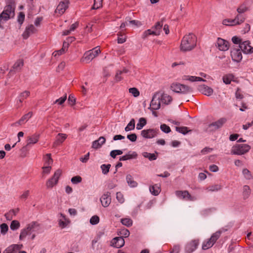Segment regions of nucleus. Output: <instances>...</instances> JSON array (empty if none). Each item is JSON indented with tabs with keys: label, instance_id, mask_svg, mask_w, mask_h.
Listing matches in <instances>:
<instances>
[{
	"label": "nucleus",
	"instance_id": "nucleus-1",
	"mask_svg": "<svg viewBox=\"0 0 253 253\" xmlns=\"http://www.w3.org/2000/svg\"><path fill=\"white\" fill-rule=\"evenodd\" d=\"M197 38L193 33H189L183 37L180 45V50L186 52L192 50L196 46Z\"/></svg>",
	"mask_w": 253,
	"mask_h": 253
},
{
	"label": "nucleus",
	"instance_id": "nucleus-2",
	"mask_svg": "<svg viewBox=\"0 0 253 253\" xmlns=\"http://www.w3.org/2000/svg\"><path fill=\"white\" fill-rule=\"evenodd\" d=\"M170 89L174 92L181 94H188L192 92L190 86L177 83H173L170 85Z\"/></svg>",
	"mask_w": 253,
	"mask_h": 253
},
{
	"label": "nucleus",
	"instance_id": "nucleus-3",
	"mask_svg": "<svg viewBox=\"0 0 253 253\" xmlns=\"http://www.w3.org/2000/svg\"><path fill=\"white\" fill-rule=\"evenodd\" d=\"M251 146L246 144H236L231 149V154L232 155H242L248 152Z\"/></svg>",
	"mask_w": 253,
	"mask_h": 253
},
{
	"label": "nucleus",
	"instance_id": "nucleus-4",
	"mask_svg": "<svg viewBox=\"0 0 253 253\" xmlns=\"http://www.w3.org/2000/svg\"><path fill=\"white\" fill-rule=\"evenodd\" d=\"M101 52L98 46H96L93 49L86 51L83 58L81 59V62H86L88 63L93 59L96 57Z\"/></svg>",
	"mask_w": 253,
	"mask_h": 253
},
{
	"label": "nucleus",
	"instance_id": "nucleus-5",
	"mask_svg": "<svg viewBox=\"0 0 253 253\" xmlns=\"http://www.w3.org/2000/svg\"><path fill=\"white\" fill-rule=\"evenodd\" d=\"M15 7L12 5L8 4L6 5L3 11L0 14V21L3 20L7 21L11 18H13L15 15Z\"/></svg>",
	"mask_w": 253,
	"mask_h": 253
},
{
	"label": "nucleus",
	"instance_id": "nucleus-6",
	"mask_svg": "<svg viewBox=\"0 0 253 253\" xmlns=\"http://www.w3.org/2000/svg\"><path fill=\"white\" fill-rule=\"evenodd\" d=\"M62 173V170L60 169H57L52 177L46 182V186L47 188H52L53 186L56 185L58 182L59 178Z\"/></svg>",
	"mask_w": 253,
	"mask_h": 253
},
{
	"label": "nucleus",
	"instance_id": "nucleus-7",
	"mask_svg": "<svg viewBox=\"0 0 253 253\" xmlns=\"http://www.w3.org/2000/svg\"><path fill=\"white\" fill-rule=\"evenodd\" d=\"M226 119L221 118L217 121L213 122L208 126L207 130L208 131H215L222 127L223 125L226 122Z\"/></svg>",
	"mask_w": 253,
	"mask_h": 253
},
{
	"label": "nucleus",
	"instance_id": "nucleus-8",
	"mask_svg": "<svg viewBox=\"0 0 253 253\" xmlns=\"http://www.w3.org/2000/svg\"><path fill=\"white\" fill-rule=\"evenodd\" d=\"M160 97V92H157L154 93L150 102L149 109L151 110H156L160 108L161 101Z\"/></svg>",
	"mask_w": 253,
	"mask_h": 253
},
{
	"label": "nucleus",
	"instance_id": "nucleus-9",
	"mask_svg": "<svg viewBox=\"0 0 253 253\" xmlns=\"http://www.w3.org/2000/svg\"><path fill=\"white\" fill-rule=\"evenodd\" d=\"M175 194L179 198L187 201H194L197 199L196 197L191 196L186 190L176 191Z\"/></svg>",
	"mask_w": 253,
	"mask_h": 253
},
{
	"label": "nucleus",
	"instance_id": "nucleus-10",
	"mask_svg": "<svg viewBox=\"0 0 253 253\" xmlns=\"http://www.w3.org/2000/svg\"><path fill=\"white\" fill-rule=\"evenodd\" d=\"M244 22V19L242 18L239 21V16H236L234 19H224L223 20L222 24L226 26H235L240 25Z\"/></svg>",
	"mask_w": 253,
	"mask_h": 253
},
{
	"label": "nucleus",
	"instance_id": "nucleus-11",
	"mask_svg": "<svg viewBox=\"0 0 253 253\" xmlns=\"http://www.w3.org/2000/svg\"><path fill=\"white\" fill-rule=\"evenodd\" d=\"M40 135L38 134H34L31 136H29L27 138V144L23 147L21 149V151H25L27 150V147L30 144H34L38 142L39 139Z\"/></svg>",
	"mask_w": 253,
	"mask_h": 253
},
{
	"label": "nucleus",
	"instance_id": "nucleus-12",
	"mask_svg": "<svg viewBox=\"0 0 253 253\" xmlns=\"http://www.w3.org/2000/svg\"><path fill=\"white\" fill-rule=\"evenodd\" d=\"M216 46L221 51H226L229 49V42L221 38H218L216 41Z\"/></svg>",
	"mask_w": 253,
	"mask_h": 253
},
{
	"label": "nucleus",
	"instance_id": "nucleus-13",
	"mask_svg": "<svg viewBox=\"0 0 253 253\" xmlns=\"http://www.w3.org/2000/svg\"><path fill=\"white\" fill-rule=\"evenodd\" d=\"M239 48L245 53H252L253 52V47L250 45L249 41H247L242 42L239 45Z\"/></svg>",
	"mask_w": 253,
	"mask_h": 253
},
{
	"label": "nucleus",
	"instance_id": "nucleus-14",
	"mask_svg": "<svg viewBox=\"0 0 253 253\" xmlns=\"http://www.w3.org/2000/svg\"><path fill=\"white\" fill-rule=\"evenodd\" d=\"M240 48H233L231 51V56L234 61L239 62L242 59V54Z\"/></svg>",
	"mask_w": 253,
	"mask_h": 253
},
{
	"label": "nucleus",
	"instance_id": "nucleus-15",
	"mask_svg": "<svg viewBox=\"0 0 253 253\" xmlns=\"http://www.w3.org/2000/svg\"><path fill=\"white\" fill-rule=\"evenodd\" d=\"M199 245L198 240H193L187 243L185 246V252L187 253H192L197 248Z\"/></svg>",
	"mask_w": 253,
	"mask_h": 253
},
{
	"label": "nucleus",
	"instance_id": "nucleus-16",
	"mask_svg": "<svg viewBox=\"0 0 253 253\" xmlns=\"http://www.w3.org/2000/svg\"><path fill=\"white\" fill-rule=\"evenodd\" d=\"M158 131L155 129H144L141 131V135L145 138H152L157 135Z\"/></svg>",
	"mask_w": 253,
	"mask_h": 253
},
{
	"label": "nucleus",
	"instance_id": "nucleus-17",
	"mask_svg": "<svg viewBox=\"0 0 253 253\" xmlns=\"http://www.w3.org/2000/svg\"><path fill=\"white\" fill-rule=\"evenodd\" d=\"M111 193L109 192L105 193L101 197L100 201L102 206L107 207L109 206L111 202Z\"/></svg>",
	"mask_w": 253,
	"mask_h": 253
},
{
	"label": "nucleus",
	"instance_id": "nucleus-18",
	"mask_svg": "<svg viewBox=\"0 0 253 253\" xmlns=\"http://www.w3.org/2000/svg\"><path fill=\"white\" fill-rule=\"evenodd\" d=\"M33 115L32 112H29L27 114L24 115L18 121L12 124V126H17L25 124L28 120L32 117Z\"/></svg>",
	"mask_w": 253,
	"mask_h": 253
},
{
	"label": "nucleus",
	"instance_id": "nucleus-19",
	"mask_svg": "<svg viewBox=\"0 0 253 253\" xmlns=\"http://www.w3.org/2000/svg\"><path fill=\"white\" fill-rule=\"evenodd\" d=\"M68 0H66L60 2L55 10V12L58 13L60 15L63 14L68 8Z\"/></svg>",
	"mask_w": 253,
	"mask_h": 253
},
{
	"label": "nucleus",
	"instance_id": "nucleus-20",
	"mask_svg": "<svg viewBox=\"0 0 253 253\" xmlns=\"http://www.w3.org/2000/svg\"><path fill=\"white\" fill-rule=\"evenodd\" d=\"M198 90L202 94L208 96L211 95L213 92V89L211 87L204 84L199 85L198 87Z\"/></svg>",
	"mask_w": 253,
	"mask_h": 253
},
{
	"label": "nucleus",
	"instance_id": "nucleus-21",
	"mask_svg": "<svg viewBox=\"0 0 253 253\" xmlns=\"http://www.w3.org/2000/svg\"><path fill=\"white\" fill-rule=\"evenodd\" d=\"M37 32V29L33 25H30L26 28V29L22 34V36L24 39H27L32 34Z\"/></svg>",
	"mask_w": 253,
	"mask_h": 253
},
{
	"label": "nucleus",
	"instance_id": "nucleus-22",
	"mask_svg": "<svg viewBox=\"0 0 253 253\" xmlns=\"http://www.w3.org/2000/svg\"><path fill=\"white\" fill-rule=\"evenodd\" d=\"M111 243L114 247L120 248L124 246L125 244V240L122 237H118L114 238Z\"/></svg>",
	"mask_w": 253,
	"mask_h": 253
},
{
	"label": "nucleus",
	"instance_id": "nucleus-23",
	"mask_svg": "<svg viewBox=\"0 0 253 253\" xmlns=\"http://www.w3.org/2000/svg\"><path fill=\"white\" fill-rule=\"evenodd\" d=\"M160 96L162 102L166 105L169 104L172 100V97L167 93L160 92Z\"/></svg>",
	"mask_w": 253,
	"mask_h": 253
},
{
	"label": "nucleus",
	"instance_id": "nucleus-24",
	"mask_svg": "<svg viewBox=\"0 0 253 253\" xmlns=\"http://www.w3.org/2000/svg\"><path fill=\"white\" fill-rule=\"evenodd\" d=\"M67 135L64 133H58L56 137V140L53 143V146H56L63 143L67 138Z\"/></svg>",
	"mask_w": 253,
	"mask_h": 253
},
{
	"label": "nucleus",
	"instance_id": "nucleus-25",
	"mask_svg": "<svg viewBox=\"0 0 253 253\" xmlns=\"http://www.w3.org/2000/svg\"><path fill=\"white\" fill-rule=\"evenodd\" d=\"M40 224L36 221H33L28 224L27 226V229L29 230L30 233L37 231L39 229Z\"/></svg>",
	"mask_w": 253,
	"mask_h": 253
},
{
	"label": "nucleus",
	"instance_id": "nucleus-26",
	"mask_svg": "<svg viewBox=\"0 0 253 253\" xmlns=\"http://www.w3.org/2000/svg\"><path fill=\"white\" fill-rule=\"evenodd\" d=\"M106 141V139L105 137L103 136L100 137L98 140H95L93 142L92 147L94 149H97L100 147L105 143Z\"/></svg>",
	"mask_w": 253,
	"mask_h": 253
},
{
	"label": "nucleus",
	"instance_id": "nucleus-27",
	"mask_svg": "<svg viewBox=\"0 0 253 253\" xmlns=\"http://www.w3.org/2000/svg\"><path fill=\"white\" fill-rule=\"evenodd\" d=\"M24 64L23 60L22 59H19L16 61L12 67V69L10 70V73H12L13 71L16 72L19 71L23 67Z\"/></svg>",
	"mask_w": 253,
	"mask_h": 253
},
{
	"label": "nucleus",
	"instance_id": "nucleus-28",
	"mask_svg": "<svg viewBox=\"0 0 253 253\" xmlns=\"http://www.w3.org/2000/svg\"><path fill=\"white\" fill-rule=\"evenodd\" d=\"M126 181L129 186L131 188L136 187L138 185L137 182L134 180L133 177L130 174L126 175Z\"/></svg>",
	"mask_w": 253,
	"mask_h": 253
},
{
	"label": "nucleus",
	"instance_id": "nucleus-29",
	"mask_svg": "<svg viewBox=\"0 0 253 253\" xmlns=\"http://www.w3.org/2000/svg\"><path fill=\"white\" fill-rule=\"evenodd\" d=\"M130 153V152H128V154L121 157L119 159L120 161H126V160H128L136 158V157L137 156V154L135 152H133L131 153Z\"/></svg>",
	"mask_w": 253,
	"mask_h": 253
},
{
	"label": "nucleus",
	"instance_id": "nucleus-30",
	"mask_svg": "<svg viewBox=\"0 0 253 253\" xmlns=\"http://www.w3.org/2000/svg\"><path fill=\"white\" fill-rule=\"evenodd\" d=\"M249 7L248 6L247 4L246 3H243L238 7L237 11L239 14H241L249 11Z\"/></svg>",
	"mask_w": 253,
	"mask_h": 253
},
{
	"label": "nucleus",
	"instance_id": "nucleus-31",
	"mask_svg": "<svg viewBox=\"0 0 253 253\" xmlns=\"http://www.w3.org/2000/svg\"><path fill=\"white\" fill-rule=\"evenodd\" d=\"M251 193V190L248 185H244L243 189V195L244 199H246L249 198Z\"/></svg>",
	"mask_w": 253,
	"mask_h": 253
},
{
	"label": "nucleus",
	"instance_id": "nucleus-32",
	"mask_svg": "<svg viewBox=\"0 0 253 253\" xmlns=\"http://www.w3.org/2000/svg\"><path fill=\"white\" fill-rule=\"evenodd\" d=\"M149 190L153 195L155 196L158 195L160 192V187L157 184L151 186L149 188Z\"/></svg>",
	"mask_w": 253,
	"mask_h": 253
},
{
	"label": "nucleus",
	"instance_id": "nucleus-33",
	"mask_svg": "<svg viewBox=\"0 0 253 253\" xmlns=\"http://www.w3.org/2000/svg\"><path fill=\"white\" fill-rule=\"evenodd\" d=\"M222 186L220 184H214L207 187V190L210 192H216L220 190Z\"/></svg>",
	"mask_w": 253,
	"mask_h": 253
},
{
	"label": "nucleus",
	"instance_id": "nucleus-34",
	"mask_svg": "<svg viewBox=\"0 0 253 253\" xmlns=\"http://www.w3.org/2000/svg\"><path fill=\"white\" fill-rule=\"evenodd\" d=\"M149 35H156L158 36V32H154V30H152L151 29H148L145 31H144L142 34V38L143 39H146Z\"/></svg>",
	"mask_w": 253,
	"mask_h": 253
},
{
	"label": "nucleus",
	"instance_id": "nucleus-35",
	"mask_svg": "<svg viewBox=\"0 0 253 253\" xmlns=\"http://www.w3.org/2000/svg\"><path fill=\"white\" fill-rule=\"evenodd\" d=\"M221 234V232L220 231H216L213 233L209 239L211 242L212 244H214L216 242L217 239L220 237Z\"/></svg>",
	"mask_w": 253,
	"mask_h": 253
},
{
	"label": "nucleus",
	"instance_id": "nucleus-36",
	"mask_svg": "<svg viewBox=\"0 0 253 253\" xmlns=\"http://www.w3.org/2000/svg\"><path fill=\"white\" fill-rule=\"evenodd\" d=\"M146 120L144 118H141L139 120V122L136 125V129L138 130L141 129L146 124Z\"/></svg>",
	"mask_w": 253,
	"mask_h": 253
},
{
	"label": "nucleus",
	"instance_id": "nucleus-37",
	"mask_svg": "<svg viewBox=\"0 0 253 253\" xmlns=\"http://www.w3.org/2000/svg\"><path fill=\"white\" fill-rule=\"evenodd\" d=\"M163 26V23L162 21H159L156 23L155 25L152 27V29H154V32H157L159 33V35H160L161 31L162 28Z\"/></svg>",
	"mask_w": 253,
	"mask_h": 253
},
{
	"label": "nucleus",
	"instance_id": "nucleus-38",
	"mask_svg": "<svg viewBox=\"0 0 253 253\" xmlns=\"http://www.w3.org/2000/svg\"><path fill=\"white\" fill-rule=\"evenodd\" d=\"M135 127V120L134 119H132L129 123L127 124L126 126L125 127V130L126 131H128L134 129Z\"/></svg>",
	"mask_w": 253,
	"mask_h": 253
},
{
	"label": "nucleus",
	"instance_id": "nucleus-39",
	"mask_svg": "<svg viewBox=\"0 0 253 253\" xmlns=\"http://www.w3.org/2000/svg\"><path fill=\"white\" fill-rule=\"evenodd\" d=\"M213 244H212L211 242L210 239H208L207 241H204L202 244V249L204 250H206L212 247Z\"/></svg>",
	"mask_w": 253,
	"mask_h": 253
},
{
	"label": "nucleus",
	"instance_id": "nucleus-40",
	"mask_svg": "<svg viewBox=\"0 0 253 253\" xmlns=\"http://www.w3.org/2000/svg\"><path fill=\"white\" fill-rule=\"evenodd\" d=\"M22 247V245H17V244H13L10 246H9L8 248V251H10L12 253H13L17 250H19L21 249V247Z\"/></svg>",
	"mask_w": 253,
	"mask_h": 253
},
{
	"label": "nucleus",
	"instance_id": "nucleus-41",
	"mask_svg": "<svg viewBox=\"0 0 253 253\" xmlns=\"http://www.w3.org/2000/svg\"><path fill=\"white\" fill-rule=\"evenodd\" d=\"M44 166H50L53 163V160L51 158V154H47L44 158Z\"/></svg>",
	"mask_w": 253,
	"mask_h": 253
},
{
	"label": "nucleus",
	"instance_id": "nucleus-42",
	"mask_svg": "<svg viewBox=\"0 0 253 253\" xmlns=\"http://www.w3.org/2000/svg\"><path fill=\"white\" fill-rule=\"evenodd\" d=\"M20 226V222L16 220H13L10 225V229L13 230H16L18 229Z\"/></svg>",
	"mask_w": 253,
	"mask_h": 253
},
{
	"label": "nucleus",
	"instance_id": "nucleus-43",
	"mask_svg": "<svg viewBox=\"0 0 253 253\" xmlns=\"http://www.w3.org/2000/svg\"><path fill=\"white\" fill-rule=\"evenodd\" d=\"M175 129L177 131L179 132V133H181L183 134H186L188 132L191 131V130H188V127L186 126H176L175 127Z\"/></svg>",
	"mask_w": 253,
	"mask_h": 253
},
{
	"label": "nucleus",
	"instance_id": "nucleus-44",
	"mask_svg": "<svg viewBox=\"0 0 253 253\" xmlns=\"http://www.w3.org/2000/svg\"><path fill=\"white\" fill-rule=\"evenodd\" d=\"M30 232L29 231L28 229H27V228H25L23 229L21 231V233L19 236V239L20 240H22L24 238H25L27 235L30 234Z\"/></svg>",
	"mask_w": 253,
	"mask_h": 253
},
{
	"label": "nucleus",
	"instance_id": "nucleus-45",
	"mask_svg": "<svg viewBox=\"0 0 253 253\" xmlns=\"http://www.w3.org/2000/svg\"><path fill=\"white\" fill-rule=\"evenodd\" d=\"M122 223L127 227L130 226L132 224V220L128 218H123L121 219Z\"/></svg>",
	"mask_w": 253,
	"mask_h": 253
},
{
	"label": "nucleus",
	"instance_id": "nucleus-46",
	"mask_svg": "<svg viewBox=\"0 0 253 253\" xmlns=\"http://www.w3.org/2000/svg\"><path fill=\"white\" fill-rule=\"evenodd\" d=\"M242 173L246 179L250 180L252 178V175L251 173V172L248 169H243Z\"/></svg>",
	"mask_w": 253,
	"mask_h": 253
},
{
	"label": "nucleus",
	"instance_id": "nucleus-47",
	"mask_svg": "<svg viewBox=\"0 0 253 253\" xmlns=\"http://www.w3.org/2000/svg\"><path fill=\"white\" fill-rule=\"evenodd\" d=\"M143 156L145 158H148L149 160H154L157 159L156 156L154 154H151L148 152H144Z\"/></svg>",
	"mask_w": 253,
	"mask_h": 253
},
{
	"label": "nucleus",
	"instance_id": "nucleus-48",
	"mask_svg": "<svg viewBox=\"0 0 253 253\" xmlns=\"http://www.w3.org/2000/svg\"><path fill=\"white\" fill-rule=\"evenodd\" d=\"M110 167H111L110 164H108V165L103 164V165H101V169L102 173L104 174H106L109 172Z\"/></svg>",
	"mask_w": 253,
	"mask_h": 253
},
{
	"label": "nucleus",
	"instance_id": "nucleus-49",
	"mask_svg": "<svg viewBox=\"0 0 253 253\" xmlns=\"http://www.w3.org/2000/svg\"><path fill=\"white\" fill-rule=\"evenodd\" d=\"M0 232L2 234H5L8 230V226L6 223H2L0 225Z\"/></svg>",
	"mask_w": 253,
	"mask_h": 253
},
{
	"label": "nucleus",
	"instance_id": "nucleus-50",
	"mask_svg": "<svg viewBox=\"0 0 253 253\" xmlns=\"http://www.w3.org/2000/svg\"><path fill=\"white\" fill-rule=\"evenodd\" d=\"M129 92L131 93L135 97H138L140 94L139 90L135 87L130 88L129 89Z\"/></svg>",
	"mask_w": 253,
	"mask_h": 253
},
{
	"label": "nucleus",
	"instance_id": "nucleus-51",
	"mask_svg": "<svg viewBox=\"0 0 253 253\" xmlns=\"http://www.w3.org/2000/svg\"><path fill=\"white\" fill-rule=\"evenodd\" d=\"M233 79V76L231 75H226L223 77V82L226 84H230Z\"/></svg>",
	"mask_w": 253,
	"mask_h": 253
},
{
	"label": "nucleus",
	"instance_id": "nucleus-52",
	"mask_svg": "<svg viewBox=\"0 0 253 253\" xmlns=\"http://www.w3.org/2000/svg\"><path fill=\"white\" fill-rule=\"evenodd\" d=\"M116 198L118 202L121 204H123L125 202L124 196L120 192H118L116 193Z\"/></svg>",
	"mask_w": 253,
	"mask_h": 253
},
{
	"label": "nucleus",
	"instance_id": "nucleus-53",
	"mask_svg": "<svg viewBox=\"0 0 253 253\" xmlns=\"http://www.w3.org/2000/svg\"><path fill=\"white\" fill-rule=\"evenodd\" d=\"M160 128L162 131L167 133L170 132L171 131L170 127L166 124L161 125Z\"/></svg>",
	"mask_w": 253,
	"mask_h": 253
},
{
	"label": "nucleus",
	"instance_id": "nucleus-54",
	"mask_svg": "<svg viewBox=\"0 0 253 253\" xmlns=\"http://www.w3.org/2000/svg\"><path fill=\"white\" fill-rule=\"evenodd\" d=\"M99 222V217L97 215L92 216L90 219V223L92 225L97 224Z\"/></svg>",
	"mask_w": 253,
	"mask_h": 253
},
{
	"label": "nucleus",
	"instance_id": "nucleus-55",
	"mask_svg": "<svg viewBox=\"0 0 253 253\" xmlns=\"http://www.w3.org/2000/svg\"><path fill=\"white\" fill-rule=\"evenodd\" d=\"M103 0H94V4L93 5V9H98L102 6Z\"/></svg>",
	"mask_w": 253,
	"mask_h": 253
},
{
	"label": "nucleus",
	"instance_id": "nucleus-56",
	"mask_svg": "<svg viewBox=\"0 0 253 253\" xmlns=\"http://www.w3.org/2000/svg\"><path fill=\"white\" fill-rule=\"evenodd\" d=\"M82 177L80 176H74L71 178V182L72 183L76 184L80 183L82 181Z\"/></svg>",
	"mask_w": 253,
	"mask_h": 253
},
{
	"label": "nucleus",
	"instance_id": "nucleus-57",
	"mask_svg": "<svg viewBox=\"0 0 253 253\" xmlns=\"http://www.w3.org/2000/svg\"><path fill=\"white\" fill-rule=\"evenodd\" d=\"M24 19H25L24 13L22 12H20L19 14V15L18 16L17 21L20 25H21L23 24V23L24 21Z\"/></svg>",
	"mask_w": 253,
	"mask_h": 253
},
{
	"label": "nucleus",
	"instance_id": "nucleus-58",
	"mask_svg": "<svg viewBox=\"0 0 253 253\" xmlns=\"http://www.w3.org/2000/svg\"><path fill=\"white\" fill-rule=\"evenodd\" d=\"M66 99H67V95H66V94H65L63 97H61L59 98V99H56L54 101V104L58 103L59 105H62V104H63L64 103V102L65 101Z\"/></svg>",
	"mask_w": 253,
	"mask_h": 253
},
{
	"label": "nucleus",
	"instance_id": "nucleus-59",
	"mask_svg": "<svg viewBox=\"0 0 253 253\" xmlns=\"http://www.w3.org/2000/svg\"><path fill=\"white\" fill-rule=\"evenodd\" d=\"M43 171H42V174H49L51 171V166H44L42 168Z\"/></svg>",
	"mask_w": 253,
	"mask_h": 253
},
{
	"label": "nucleus",
	"instance_id": "nucleus-60",
	"mask_svg": "<svg viewBox=\"0 0 253 253\" xmlns=\"http://www.w3.org/2000/svg\"><path fill=\"white\" fill-rule=\"evenodd\" d=\"M68 101L70 105L73 106L75 104L76 99L72 95H70L68 99Z\"/></svg>",
	"mask_w": 253,
	"mask_h": 253
},
{
	"label": "nucleus",
	"instance_id": "nucleus-61",
	"mask_svg": "<svg viewBox=\"0 0 253 253\" xmlns=\"http://www.w3.org/2000/svg\"><path fill=\"white\" fill-rule=\"evenodd\" d=\"M127 138L131 141L134 142L136 140L137 135L135 133H132L127 135Z\"/></svg>",
	"mask_w": 253,
	"mask_h": 253
},
{
	"label": "nucleus",
	"instance_id": "nucleus-62",
	"mask_svg": "<svg viewBox=\"0 0 253 253\" xmlns=\"http://www.w3.org/2000/svg\"><path fill=\"white\" fill-rule=\"evenodd\" d=\"M122 74V72H117L115 77V81L116 82H120L122 80L123 78L121 77V75Z\"/></svg>",
	"mask_w": 253,
	"mask_h": 253
},
{
	"label": "nucleus",
	"instance_id": "nucleus-63",
	"mask_svg": "<svg viewBox=\"0 0 253 253\" xmlns=\"http://www.w3.org/2000/svg\"><path fill=\"white\" fill-rule=\"evenodd\" d=\"M121 235L124 237H127L129 235V231L126 229H123L120 232Z\"/></svg>",
	"mask_w": 253,
	"mask_h": 253
},
{
	"label": "nucleus",
	"instance_id": "nucleus-64",
	"mask_svg": "<svg viewBox=\"0 0 253 253\" xmlns=\"http://www.w3.org/2000/svg\"><path fill=\"white\" fill-rule=\"evenodd\" d=\"M180 251L179 245H174L170 253H178Z\"/></svg>",
	"mask_w": 253,
	"mask_h": 253
}]
</instances>
